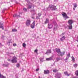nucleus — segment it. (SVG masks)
I'll return each instance as SVG.
<instances>
[{
    "mask_svg": "<svg viewBox=\"0 0 78 78\" xmlns=\"http://www.w3.org/2000/svg\"><path fill=\"white\" fill-rule=\"evenodd\" d=\"M49 7L50 9H51L52 10H56L57 9L56 6L53 5H50Z\"/></svg>",
    "mask_w": 78,
    "mask_h": 78,
    "instance_id": "f03ea898",
    "label": "nucleus"
},
{
    "mask_svg": "<svg viewBox=\"0 0 78 78\" xmlns=\"http://www.w3.org/2000/svg\"><path fill=\"white\" fill-rule=\"evenodd\" d=\"M72 60L73 61H75V58L73 57L72 58Z\"/></svg>",
    "mask_w": 78,
    "mask_h": 78,
    "instance_id": "393cba45",
    "label": "nucleus"
},
{
    "mask_svg": "<svg viewBox=\"0 0 78 78\" xmlns=\"http://www.w3.org/2000/svg\"><path fill=\"white\" fill-rule=\"evenodd\" d=\"M49 22V20L48 19H46V21H45L44 23L47 24Z\"/></svg>",
    "mask_w": 78,
    "mask_h": 78,
    "instance_id": "2eb2a0df",
    "label": "nucleus"
},
{
    "mask_svg": "<svg viewBox=\"0 0 78 78\" xmlns=\"http://www.w3.org/2000/svg\"><path fill=\"white\" fill-rule=\"evenodd\" d=\"M38 50L37 49H36L35 51H34V52H35V53H37V52Z\"/></svg>",
    "mask_w": 78,
    "mask_h": 78,
    "instance_id": "2f4dec72",
    "label": "nucleus"
},
{
    "mask_svg": "<svg viewBox=\"0 0 78 78\" xmlns=\"http://www.w3.org/2000/svg\"><path fill=\"white\" fill-rule=\"evenodd\" d=\"M57 71H58V70H57L56 69H54V70H53V72L55 73H56Z\"/></svg>",
    "mask_w": 78,
    "mask_h": 78,
    "instance_id": "b1692460",
    "label": "nucleus"
},
{
    "mask_svg": "<svg viewBox=\"0 0 78 78\" xmlns=\"http://www.w3.org/2000/svg\"><path fill=\"white\" fill-rule=\"evenodd\" d=\"M75 74L78 76V70H76L75 72Z\"/></svg>",
    "mask_w": 78,
    "mask_h": 78,
    "instance_id": "aec40b11",
    "label": "nucleus"
},
{
    "mask_svg": "<svg viewBox=\"0 0 78 78\" xmlns=\"http://www.w3.org/2000/svg\"><path fill=\"white\" fill-rule=\"evenodd\" d=\"M77 40H76V41L78 42V36L77 37Z\"/></svg>",
    "mask_w": 78,
    "mask_h": 78,
    "instance_id": "ea45409f",
    "label": "nucleus"
},
{
    "mask_svg": "<svg viewBox=\"0 0 78 78\" xmlns=\"http://www.w3.org/2000/svg\"><path fill=\"white\" fill-rule=\"evenodd\" d=\"M50 72L48 70H44V74H49Z\"/></svg>",
    "mask_w": 78,
    "mask_h": 78,
    "instance_id": "1a4fd4ad",
    "label": "nucleus"
},
{
    "mask_svg": "<svg viewBox=\"0 0 78 78\" xmlns=\"http://www.w3.org/2000/svg\"><path fill=\"white\" fill-rule=\"evenodd\" d=\"M20 65L19 64H17L16 65V67H19L20 66Z\"/></svg>",
    "mask_w": 78,
    "mask_h": 78,
    "instance_id": "c756f323",
    "label": "nucleus"
},
{
    "mask_svg": "<svg viewBox=\"0 0 78 78\" xmlns=\"http://www.w3.org/2000/svg\"><path fill=\"white\" fill-rule=\"evenodd\" d=\"M66 39V37L63 36V37H62V38L60 39L61 41H63V40H65Z\"/></svg>",
    "mask_w": 78,
    "mask_h": 78,
    "instance_id": "f8f14e48",
    "label": "nucleus"
},
{
    "mask_svg": "<svg viewBox=\"0 0 78 78\" xmlns=\"http://www.w3.org/2000/svg\"><path fill=\"white\" fill-rule=\"evenodd\" d=\"M0 78H6L5 76H3L0 73Z\"/></svg>",
    "mask_w": 78,
    "mask_h": 78,
    "instance_id": "dca6fc26",
    "label": "nucleus"
},
{
    "mask_svg": "<svg viewBox=\"0 0 78 78\" xmlns=\"http://www.w3.org/2000/svg\"><path fill=\"white\" fill-rule=\"evenodd\" d=\"M73 5H74V7H75V8L77 6V4L76 3H74Z\"/></svg>",
    "mask_w": 78,
    "mask_h": 78,
    "instance_id": "6ab92c4d",
    "label": "nucleus"
},
{
    "mask_svg": "<svg viewBox=\"0 0 78 78\" xmlns=\"http://www.w3.org/2000/svg\"><path fill=\"white\" fill-rule=\"evenodd\" d=\"M58 78H60L61 76V73H58Z\"/></svg>",
    "mask_w": 78,
    "mask_h": 78,
    "instance_id": "f3484780",
    "label": "nucleus"
},
{
    "mask_svg": "<svg viewBox=\"0 0 78 78\" xmlns=\"http://www.w3.org/2000/svg\"><path fill=\"white\" fill-rule=\"evenodd\" d=\"M38 15H40V14H38Z\"/></svg>",
    "mask_w": 78,
    "mask_h": 78,
    "instance_id": "c03bdc74",
    "label": "nucleus"
},
{
    "mask_svg": "<svg viewBox=\"0 0 78 78\" xmlns=\"http://www.w3.org/2000/svg\"><path fill=\"white\" fill-rule=\"evenodd\" d=\"M43 58H41L40 59V62H43Z\"/></svg>",
    "mask_w": 78,
    "mask_h": 78,
    "instance_id": "7c9ffc66",
    "label": "nucleus"
},
{
    "mask_svg": "<svg viewBox=\"0 0 78 78\" xmlns=\"http://www.w3.org/2000/svg\"><path fill=\"white\" fill-rule=\"evenodd\" d=\"M3 25L2 24H0V28H2V30H3V26L2 25Z\"/></svg>",
    "mask_w": 78,
    "mask_h": 78,
    "instance_id": "412c9836",
    "label": "nucleus"
},
{
    "mask_svg": "<svg viewBox=\"0 0 78 78\" xmlns=\"http://www.w3.org/2000/svg\"><path fill=\"white\" fill-rule=\"evenodd\" d=\"M17 58L15 57H13L12 58V59L11 60L12 62L13 63H16L17 62Z\"/></svg>",
    "mask_w": 78,
    "mask_h": 78,
    "instance_id": "20e7f679",
    "label": "nucleus"
},
{
    "mask_svg": "<svg viewBox=\"0 0 78 78\" xmlns=\"http://www.w3.org/2000/svg\"><path fill=\"white\" fill-rule=\"evenodd\" d=\"M23 47H25L26 46V44L25 43H23Z\"/></svg>",
    "mask_w": 78,
    "mask_h": 78,
    "instance_id": "a878e982",
    "label": "nucleus"
},
{
    "mask_svg": "<svg viewBox=\"0 0 78 78\" xmlns=\"http://www.w3.org/2000/svg\"><path fill=\"white\" fill-rule=\"evenodd\" d=\"M65 61H66V62H67V58H66L65 59Z\"/></svg>",
    "mask_w": 78,
    "mask_h": 78,
    "instance_id": "f704fd0d",
    "label": "nucleus"
},
{
    "mask_svg": "<svg viewBox=\"0 0 78 78\" xmlns=\"http://www.w3.org/2000/svg\"><path fill=\"white\" fill-rule=\"evenodd\" d=\"M55 50H56V52L58 53V56H62L64 55L65 52H63V53H62L61 52V50L60 49L56 48Z\"/></svg>",
    "mask_w": 78,
    "mask_h": 78,
    "instance_id": "f257e3e1",
    "label": "nucleus"
},
{
    "mask_svg": "<svg viewBox=\"0 0 78 78\" xmlns=\"http://www.w3.org/2000/svg\"><path fill=\"white\" fill-rule=\"evenodd\" d=\"M54 25L56 26V27L55 26V27H54V29H57V27L58 26L57 25V23L56 22H55L54 23Z\"/></svg>",
    "mask_w": 78,
    "mask_h": 78,
    "instance_id": "a211bd4d",
    "label": "nucleus"
},
{
    "mask_svg": "<svg viewBox=\"0 0 78 78\" xmlns=\"http://www.w3.org/2000/svg\"><path fill=\"white\" fill-rule=\"evenodd\" d=\"M77 66V64H75V65H74V67L76 68Z\"/></svg>",
    "mask_w": 78,
    "mask_h": 78,
    "instance_id": "c85d7f7f",
    "label": "nucleus"
},
{
    "mask_svg": "<svg viewBox=\"0 0 78 78\" xmlns=\"http://www.w3.org/2000/svg\"><path fill=\"white\" fill-rule=\"evenodd\" d=\"M73 78H76V77H73Z\"/></svg>",
    "mask_w": 78,
    "mask_h": 78,
    "instance_id": "37998d69",
    "label": "nucleus"
},
{
    "mask_svg": "<svg viewBox=\"0 0 78 78\" xmlns=\"http://www.w3.org/2000/svg\"><path fill=\"white\" fill-rule=\"evenodd\" d=\"M35 21H34L32 24H31V26H30V27H31V28H32V29L34 28L35 25Z\"/></svg>",
    "mask_w": 78,
    "mask_h": 78,
    "instance_id": "0eeeda50",
    "label": "nucleus"
},
{
    "mask_svg": "<svg viewBox=\"0 0 78 78\" xmlns=\"http://www.w3.org/2000/svg\"><path fill=\"white\" fill-rule=\"evenodd\" d=\"M69 25L68 26V28L69 30L72 29L73 28L72 25Z\"/></svg>",
    "mask_w": 78,
    "mask_h": 78,
    "instance_id": "ddd939ff",
    "label": "nucleus"
},
{
    "mask_svg": "<svg viewBox=\"0 0 78 78\" xmlns=\"http://www.w3.org/2000/svg\"><path fill=\"white\" fill-rule=\"evenodd\" d=\"M57 61H59L60 60V59L59 58H57L56 59Z\"/></svg>",
    "mask_w": 78,
    "mask_h": 78,
    "instance_id": "c9c22d12",
    "label": "nucleus"
},
{
    "mask_svg": "<svg viewBox=\"0 0 78 78\" xmlns=\"http://www.w3.org/2000/svg\"><path fill=\"white\" fill-rule=\"evenodd\" d=\"M32 18H33V19H34V18H33V17H32Z\"/></svg>",
    "mask_w": 78,
    "mask_h": 78,
    "instance_id": "49530a36",
    "label": "nucleus"
},
{
    "mask_svg": "<svg viewBox=\"0 0 78 78\" xmlns=\"http://www.w3.org/2000/svg\"><path fill=\"white\" fill-rule=\"evenodd\" d=\"M18 16L17 15V14H14L13 15L14 17H17Z\"/></svg>",
    "mask_w": 78,
    "mask_h": 78,
    "instance_id": "5701e85b",
    "label": "nucleus"
},
{
    "mask_svg": "<svg viewBox=\"0 0 78 78\" xmlns=\"http://www.w3.org/2000/svg\"><path fill=\"white\" fill-rule=\"evenodd\" d=\"M1 44V43H0V45Z\"/></svg>",
    "mask_w": 78,
    "mask_h": 78,
    "instance_id": "a18cd8bd",
    "label": "nucleus"
},
{
    "mask_svg": "<svg viewBox=\"0 0 78 78\" xmlns=\"http://www.w3.org/2000/svg\"><path fill=\"white\" fill-rule=\"evenodd\" d=\"M31 7H32L31 6L29 5L28 7V9H31Z\"/></svg>",
    "mask_w": 78,
    "mask_h": 78,
    "instance_id": "473e14b6",
    "label": "nucleus"
},
{
    "mask_svg": "<svg viewBox=\"0 0 78 78\" xmlns=\"http://www.w3.org/2000/svg\"><path fill=\"white\" fill-rule=\"evenodd\" d=\"M53 27L52 24L51 23H49L48 26V27L49 29L52 28Z\"/></svg>",
    "mask_w": 78,
    "mask_h": 78,
    "instance_id": "6e6552de",
    "label": "nucleus"
},
{
    "mask_svg": "<svg viewBox=\"0 0 78 78\" xmlns=\"http://www.w3.org/2000/svg\"><path fill=\"white\" fill-rule=\"evenodd\" d=\"M23 10L25 12H26L27 11V9H26L25 8H24L23 9Z\"/></svg>",
    "mask_w": 78,
    "mask_h": 78,
    "instance_id": "cd10ccee",
    "label": "nucleus"
},
{
    "mask_svg": "<svg viewBox=\"0 0 78 78\" xmlns=\"http://www.w3.org/2000/svg\"><path fill=\"white\" fill-rule=\"evenodd\" d=\"M73 23V20H69L68 21V23L69 24V25H72V24Z\"/></svg>",
    "mask_w": 78,
    "mask_h": 78,
    "instance_id": "39448f33",
    "label": "nucleus"
},
{
    "mask_svg": "<svg viewBox=\"0 0 78 78\" xmlns=\"http://www.w3.org/2000/svg\"><path fill=\"white\" fill-rule=\"evenodd\" d=\"M8 61H11V60L10 59H8Z\"/></svg>",
    "mask_w": 78,
    "mask_h": 78,
    "instance_id": "79ce46f5",
    "label": "nucleus"
},
{
    "mask_svg": "<svg viewBox=\"0 0 78 78\" xmlns=\"http://www.w3.org/2000/svg\"><path fill=\"white\" fill-rule=\"evenodd\" d=\"M73 10H75V7H74V8H73Z\"/></svg>",
    "mask_w": 78,
    "mask_h": 78,
    "instance_id": "a19ab883",
    "label": "nucleus"
},
{
    "mask_svg": "<svg viewBox=\"0 0 78 78\" xmlns=\"http://www.w3.org/2000/svg\"><path fill=\"white\" fill-rule=\"evenodd\" d=\"M62 15H63L65 20H66V19L69 18L65 12H63V13H62Z\"/></svg>",
    "mask_w": 78,
    "mask_h": 78,
    "instance_id": "7ed1b4c3",
    "label": "nucleus"
},
{
    "mask_svg": "<svg viewBox=\"0 0 78 78\" xmlns=\"http://www.w3.org/2000/svg\"><path fill=\"white\" fill-rule=\"evenodd\" d=\"M40 16H37L36 19H39V17H40Z\"/></svg>",
    "mask_w": 78,
    "mask_h": 78,
    "instance_id": "72a5a7b5",
    "label": "nucleus"
},
{
    "mask_svg": "<svg viewBox=\"0 0 78 78\" xmlns=\"http://www.w3.org/2000/svg\"><path fill=\"white\" fill-rule=\"evenodd\" d=\"M39 69H36V71L37 72L39 71Z\"/></svg>",
    "mask_w": 78,
    "mask_h": 78,
    "instance_id": "e433bc0d",
    "label": "nucleus"
},
{
    "mask_svg": "<svg viewBox=\"0 0 78 78\" xmlns=\"http://www.w3.org/2000/svg\"><path fill=\"white\" fill-rule=\"evenodd\" d=\"M31 21L30 20H27L26 21V25L27 26H28L30 24Z\"/></svg>",
    "mask_w": 78,
    "mask_h": 78,
    "instance_id": "423d86ee",
    "label": "nucleus"
},
{
    "mask_svg": "<svg viewBox=\"0 0 78 78\" xmlns=\"http://www.w3.org/2000/svg\"><path fill=\"white\" fill-rule=\"evenodd\" d=\"M51 49H48L47 50L46 53H45V54H48V53H51Z\"/></svg>",
    "mask_w": 78,
    "mask_h": 78,
    "instance_id": "9b49d317",
    "label": "nucleus"
},
{
    "mask_svg": "<svg viewBox=\"0 0 78 78\" xmlns=\"http://www.w3.org/2000/svg\"><path fill=\"white\" fill-rule=\"evenodd\" d=\"M52 60V57H50L48 58H46V61H51Z\"/></svg>",
    "mask_w": 78,
    "mask_h": 78,
    "instance_id": "4468645a",
    "label": "nucleus"
},
{
    "mask_svg": "<svg viewBox=\"0 0 78 78\" xmlns=\"http://www.w3.org/2000/svg\"><path fill=\"white\" fill-rule=\"evenodd\" d=\"M64 74L65 75L69 76L70 75V74H68V73L67 71H66L64 72Z\"/></svg>",
    "mask_w": 78,
    "mask_h": 78,
    "instance_id": "9d476101",
    "label": "nucleus"
},
{
    "mask_svg": "<svg viewBox=\"0 0 78 78\" xmlns=\"http://www.w3.org/2000/svg\"><path fill=\"white\" fill-rule=\"evenodd\" d=\"M16 46V44H13V46Z\"/></svg>",
    "mask_w": 78,
    "mask_h": 78,
    "instance_id": "58836bf2",
    "label": "nucleus"
},
{
    "mask_svg": "<svg viewBox=\"0 0 78 78\" xmlns=\"http://www.w3.org/2000/svg\"><path fill=\"white\" fill-rule=\"evenodd\" d=\"M64 33H62V34H61L60 35V36H63V35H64Z\"/></svg>",
    "mask_w": 78,
    "mask_h": 78,
    "instance_id": "4c0bfd02",
    "label": "nucleus"
},
{
    "mask_svg": "<svg viewBox=\"0 0 78 78\" xmlns=\"http://www.w3.org/2000/svg\"><path fill=\"white\" fill-rule=\"evenodd\" d=\"M67 56L68 57H70V54L69 53L67 55Z\"/></svg>",
    "mask_w": 78,
    "mask_h": 78,
    "instance_id": "bb28decb",
    "label": "nucleus"
},
{
    "mask_svg": "<svg viewBox=\"0 0 78 78\" xmlns=\"http://www.w3.org/2000/svg\"><path fill=\"white\" fill-rule=\"evenodd\" d=\"M12 32H16L17 31V30L16 29H12Z\"/></svg>",
    "mask_w": 78,
    "mask_h": 78,
    "instance_id": "4be33fe9",
    "label": "nucleus"
}]
</instances>
